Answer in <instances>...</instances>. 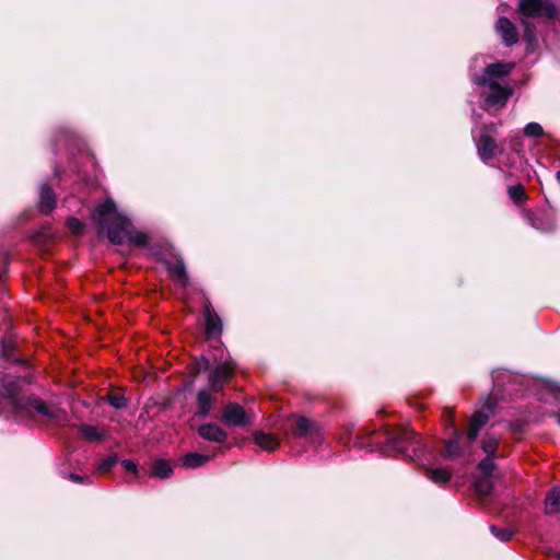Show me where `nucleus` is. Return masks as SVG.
<instances>
[{"label":"nucleus","mask_w":560,"mask_h":560,"mask_svg":"<svg viewBox=\"0 0 560 560\" xmlns=\"http://www.w3.org/2000/svg\"><path fill=\"white\" fill-rule=\"evenodd\" d=\"M92 217L102 228H106L108 240L113 244L121 245L127 242L136 246H145L148 244V235L140 231H133L130 219L118 212L112 199H106L103 203L98 205Z\"/></svg>","instance_id":"f257e3e1"},{"label":"nucleus","mask_w":560,"mask_h":560,"mask_svg":"<svg viewBox=\"0 0 560 560\" xmlns=\"http://www.w3.org/2000/svg\"><path fill=\"white\" fill-rule=\"evenodd\" d=\"M514 65L510 62H494L485 67L481 75L475 74L472 82L480 89L485 108L503 106L513 94V88L509 84L506 75Z\"/></svg>","instance_id":"f03ea898"},{"label":"nucleus","mask_w":560,"mask_h":560,"mask_svg":"<svg viewBox=\"0 0 560 560\" xmlns=\"http://www.w3.org/2000/svg\"><path fill=\"white\" fill-rule=\"evenodd\" d=\"M427 451L421 439L413 430L400 428L395 431L385 432V446L383 452L386 454H396L417 460Z\"/></svg>","instance_id":"7ed1b4c3"},{"label":"nucleus","mask_w":560,"mask_h":560,"mask_svg":"<svg viewBox=\"0 0 560 560\" xmlns=\"http://www.w3.org/2000/svg\"><path fill=\"white\" fill-rule=\"evenodd\" d=\"M518 12L522 15L521 23L524 27V38L528 43H533L536 39V31L527 19L551 21L558 15V8L552 0H518Z\"/></svg>","instance_id":"20e7f679"},{"label":"nucleus","mask_w":560,"mask_h":560,"mask_svg":"<svg viewBox=\"0 0 560 560\" xmlns=\"http://www.w3.org/2000/svg\"><path fill=\"white\" fill-rule=\"evenodd\" d=\"M469 443L470 442L464 438L463 433L454 429V438L448 439L445 442L443 451L444 458L457 459L463 457H470L472 453Z\"/></svg>","instance_id":"39448f33"},{"label":"nucleus","mask_w":560,"mask_h":560,"mask_svg":"<svg viewBox=\"0 0 560 560\" xmlns=\"http://www.w3.org/2000/svg\"><path fill=\"white\" fill-rule=\"evenodd\" d=\"M495 401L488 397L485 400L483 409L476 411L469 422L466 440L472 442L477 439L480 430L488 423L490 415L494 408Z\"/></svg>","instance_id":"423d86ee"},{"label":"nucleus","mask_w":560,"mask_h":560,"mask_svg":"<svg viewBox=\"0 0 560 560\" xmlns=\"http://www.w3.org/2000/svg\"><path fill=\"white\" fill-rule=\"evenodd\" d=\"M215 368L212 370L209 376V384L213 390H220L225 382H228L233 375L232 363L223 358L220 360L215 359Z\"/></svg>","instance_id":"0eeeda50"},{"label":"nucleus","mask_w":560,"mask_h":560,"mask_svg":"<svg viewBox=\"0 0 560 560\" xmlns=\"http://www.w3.org/2000/svg\"><path fill=\"white\" fill-rule=\"evenodd\" d=\"M222 420L232 427H246L250 424V418L243 407L236 402H230L224 407Z\"/></svg>","instance_id":"6e6552de"},{"label":"nucleus","mask_w":560,"mask_h":560,"mask_svg":"<svg viewBox=\"0 0 560 560\" xmlns=\"http://www.w3.org/2000/svg\"><path fill=\"white\" fill-rule=\"evenodd\" d=\"M203 318L207 337H219L222 332L223 323L220 316L214 312L210 303H206L203 306Z\"/></svg>","instance_id":"1a4fd4ad"},{"label":"nucleus","mask_w":560,"mask_h":560,"mask_svg":"<svg viewBox=\"0 0 560 560\" xmlns=\"http://www.w3.org/2000/svg\"><path fill=\"white\" fill-rule=\"evenodd\" d=\"M27 407L36 411L38 415L49 419L59 420L61 418V410L55 406L47 404L45 400L37 396H30L26 400Z\"/></svg>","instance_id":"9d476101"},{"label":"nucleus","mask_w":560,"mask_h":560,"mask_svg":"<svg viewBox=\"0 0 560 560\" xmlns=\"http://www.w3.org/2000/svg\"><path fill=\"white\" fill-rule=\"evenodd\" d=\"M477 153L480 160L485 163L492 160L498 151L497 142L487 133H481L475 139Z\"/></svg>","instance_id":"9b49d317"},{"label":"nucleus","mask_w":560,"mask_h":560,"mask_svg":"<svg viewBox=\"0 0 560 560\" xmlns=\"http://www.w3.org/2000/svg\"><path fill=\"white\" fill-rule=\"evenodd\" d=\"M495 30L505 46L510 47L518 40L515 25L504 16H500L495 23Z\"/></svg>","instance_id":"f8f14e48"},{"label":"nucleus","mask_w":560,"mask_h":560,"mask_svg":"<svg viewBox=\"0 0 560 560\" xmlns=\"http://www.w3.org/2000/svg\"><path fill=\"white\" fill-rule=\"evenodd\" d=\"M56 208V195L47 184L39 186L38 210L43 214L50 213Z\"/></svg>","instance_id":"ddd939ff"},{"label":"nucleus","mask_w":560,"mask_h":560,"mask_svg":"<svg viewBox=\"0 0 560 560\" xmlns=\"http://www.w3.org/2000/svg\"><path fill=\"white\" fill-rule=\"evenodd\" d=\"M198 433L203 440L215 443H223L228 439V433L215 423L200 425Z\"/></svg>","instance_id":"4468645a"},{"label":"nucleus","mask_w":560,"mask_h":560,"mask_svg":"<svg viewBox=\"0 0 560 560\" xmlns=\"http://www.w3.org/2000/svg\"><path fill=\"white\" fill-rule=\"evenodd\" d=\"M166 269L170 272L172 279L180 287H186L189 282L185 264L182 259H177L174 262L167 261Z\"/></svg>","instance_id":"2eb2a0df"},{"label":"nucleus","mask_w":560,"mask_h":560,"mask_svg":"<svg viewBox=\"0 0 560 560\" xmlns=\"http://www.w3.org/2000/svg\"><path fill=\"white\" fill-rule=\"evenodd\" d=\"M312 428L313 422L303 416H296L290 424L291 434L295 439L305 436L311 432Z\"/></svg>","instance_id":"dca6fc26"},{"label":"nucleus","mask_w":560,"mask_h":560,"mask_svg":"<svg viewBox=\"0 0 560 560\" xmlns=\"http://www.w3.org/2000/svg\"><path fill=\"white\" fill-rule=\"evenodd\" d=\"M254 441L260 448L268 452L275 451L280 444L279 439L276 435L265 433L262 431H257L254 434Z\"/></svg>","instance_id":"f3484780"},{"label":"nucleus","mask_w":560,"mask_h":560,"mask_svg":"<svg viewBox=\"0 0 560 560\" xmlns=\"http://www.w3.org/2000/svg\"><path fill=\"white\" fill-rule=\"evenodd\" d=\"M545 513L548 515H557L560 513V488H552L546 494Z\"/></svg>","instance_id":"a211bd4d"},{"label":"nucleus","mask_w":560,"mask_h":560,"mask_svg":"<svg viewBox=\"0 0 560 560\" xmlns=\"http://www.w3.org/2000/svg\"><path fill=\"white\" fill-rule=\"evenodd\" d=\"M528 221L530 225L538 231L550 232L556 229L555 220L544 213L528 215Z\"/></svg>","instance_id":"6ab92c4d"},{"label":"nucleus","mask_w":560,"mask_h":560,"mask_svg":"<svg viewBox=\"0 0 560 560\" xmlns=\"http://www.w3.org/2000/svg\"><path fill=\"white\" fill-rule=\"evenodd\" d=\"M213 404L212 396L207 390H199L197 394L198 415L207 417Z\"/></svg>","instance_id":"aec40b11"},{"label":"nucleus","mask_w":560,"mask_h":560,"mask_svg":"<svg viewBox=\"0 0 560 560\" xmlns=\"http://www.w3.org/2000/svg\"><path fill=\"white\" fill-rule=\"evenodd\" d=\"M209 455L188 453L184 456L183 464L187 468H197L209 462Z\"/></svg>","instance_id":"412c9836"},{"label":"nucleus","mask_w":560,"mask_h":560,"mask_svg":"<svg viewBox=\"0 0 560 560\" xmlns=\"http://www.w3.org/2000/svg\"><path fill=\"white\" fill-rule=\"evenodd\" d=\"M425 476L434 483H446L451 478V472L445 468H428Z\"/></svg>","instance_id":"4be33fe9"},{"label":"nucleus","mask_w":560,"mask_h":560,"mask_svg":"<svg viewBox=\"0 0 560 560\" xmlns=\"http://www.w3.org/2000/svg\"><path fill=\"white\" fill-rule=\"evenodd\" d=\"M152 475L156 478L166 479L172 475V467L168 462L158 459L152 465Z\"/></svg>","instance_id":"5701e85b"},{"label":"nucleus","mask_w":560,"mask_h":560,"mask_svg":"<svg viewBox=\"0 0 560 560\" xmlns=\"http://www.w3.org/2000/svg\"><path fill=\"white\" fill-rule=\"evenodd\" d=\"M493 488L492 476L481 475L475 481V490L481 495H487Z\"/></svg>","instance_id":"b1692460"},{"label":"nucleus","mask_w":560,"mask_h":560,"mask_svg":"<svg viewBox=\"0 0 560 560\" xmlns=\"http://www.w3.org/2000/svg\"><path fill=\"white\" fill-rule=\"evenodd\" d=\"M79 432L89 441H98L104 438V434L97 430L96 427L82 424L79 428Z\"/></svg>","instance_id":"393cba45"},{"label":"nucleus","mask_w":560,"mask_h":560,"mask_svg":"<svg viewBox=\"0 0 560 560\" xmlns=\"http://www.w3.org/2000/svg\"><path fill=\"white\" fill-rule=\"evenodd\" d=\"M103 399L117 410H122L128 406V400L122 395L107 394Z\"/></svg>","instance_id":"a878e982"},{"label":"nucleus","mask_w":560,"mask_h":560,"mask_svg":"<svg viewBox=\"0 0 560 560\" xmlns=\"http://www.w3.org/2000/svg\"><path fill=\"white\" fill-rule=\"evenodd\" d=\"M499 444V440L494 436H486L481 441V448L487 454V456H493L495 454L497 447Z\"/></svg>","instance_id":"bb28decb"},{"label":"nucleus","mask_w":560,"mask_h":560,"mask_svg":"<svg viewBox=\"0 0 560 560\" xmlns=\"http://www.w3.org/2000/svg\"><path fill=\"white\" fill-rule=\"evenodd\" d=\"M495 467L494 464V457L493 456H486L483 459H481L478 464V470L481 475H490L492 476V471Z\"/></svg>","instance_id":"cd10ccee"},{"label":"nucleus","mask_w":560,"mask_h":560,"mask_svg":"<svg viewBox=\"0 0 560 560\" xmlns=\"http://www.w3.org/2000/svg\"><path fill=\"white\" fill-rule=\"evenodd\" d=\"M508 194H509V197L514 202H521L525 196V190L522 185H514V186H510L508 188Z\"/></svg>","instance_id":"c85d7f7f"},{"label":"nucleus","mask_w":560,"mask_h":560,"mask_svg":"<svg viewBox=\"0 0 560 560\" xmlns=\"http://www.w3.org/2000/svg\"><path fill=\"white\" fill-rule=\"evenodd\" d=\"M118 457L116 454H110L109 456L101 459V462L97 465V470L100 471H108L112 469V467L115 466L117 463Z\"/></svg>","instance_id":"c756f323"},{"label":"nucleus","mask_w":560,"mask_h":560,"mask_svg":"<svg viewBox=\"0 0 560 560\" xmlns=\"http://www.w3.org/2000/svg\"><path fill=\"white\" fill-rule=\"evenodd\" d=\"M490 532L492 535L501 541H508L511 539L513 533L508 528H499L494 525L490 526Z\"/></svg>","instance_id":"7c9ffc66"},{"label":"nucleus","mask_w":560,"mask_h":560,"mask_svg":"<svg viewBox=\"0 0 560 560\" xmlns=\"http://www.w3.org/2000/svg\"><path fill=\"white\" fill-rule=\"evenodd\" d=\"M544 133L542 127L538 122H529L524 128V135L527 137H540Z\"/></svg>","instance_id":"2f4dec72"},{"label":"nucleus","mask_w":560,"mask_h":560,"mask_svg":"<svg viewBox=\"0 0 560 560\" xmlns=\"http://www.w3.org/2000/svg\"><path fill=\"white\" fill-rule=\"evenodd\" d=\"M67 225H68L69 230L74 234H81L83 231V224L81 223L80 220H78L75 218H69L67 220Z\"/></svg>","instance_id":"473e14b6"},{"label":"nucleus","mask_w":560,"mask_h":560,"mask_svg":"<svg viewBox=\"0 0 560 560\" xmlns=\"http://www.w3.org/2000/svg\"><path fill=\"white\" fill-rule=\"evenodd\" d=\"M121 465L124 469L129 472L137 474L138 471L137 465L131 459H124Z\"/></svg>","instance_id":"72a5a7b5"},{"label":"nucleus","mask_w":560,"mask_h":560,"mask_svg":"<svg viewBox=\"0 0 560 560\" xmlns=\"http://www.w3.org/2000/svg\"><path fill=\"white\" fill-rule=\"evenodd\" d=\"M210 366V361L206 357H201L200 360L197 361V369L199 372L207 371Z\"/></svg>","instance_id":"f704fd0d"},{"label":"nucleus","mask_w":560,"mask_h":560,"mask_svg":"<svg viewBox=\"0 0 560 560\" xmlns=\"http://www.w3.org/2000/svg\"><path fill=\"white\" fill-rule=\"evenodd\" d=\"M520 145H521V138L518 136L511 140V148L513 151H518Z\"/></svg>","instance_id":"c9c22d12"},{"label":"nucleus","mask_w":560,"mask_h":560,"mask_svg":"<svg viewBox=\"0 0 560 560\" xmlns=\"http://www.w3.org/2000/svg\"><path fill=\"white\" fill-rule=\"evenodd\" d=\"M69 479L73 482H83V478L78 474H69Z\"/></svg>","instance_id":"e433bc0d"},{"label":"nucleus","mask_w":560,"mask_h":560,"mask_svg":"<svg viewBox=\"0 0 560 560\" xmlns=\"http://www.w3.org/2000/svg\"><path fill=\"white\" fill-rule=\"evenodd\" d=\"M557 180L560 183V170L556 174Z\"/></svg>","instance_id":"4c0bfd02"},{"label":"nucleus","mask_w":560,"mask_h":560,"mask_svg":"<svg viewBox=\"0 0 560 560\" xmlns=\"http://www.w3.org/2000/svg\"><path fill=\"white\" fill-rule=\"evenodd\" d=\"M556 418H557L558 424L560 425V415H557Z\"/></svg>","instance_id":"58836bf2"}]
</instances>
